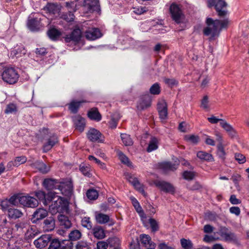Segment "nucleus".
<instances>
[{
	"label": "nucleus",
	"mask_w": 249,
	"mask_h": 249,
	"mask_svg": "<svg viewBox=\"0 0 249 249\" xmlns=\"http://www.w3.org/2000/svg\"><path fill=\"white\" fill-rule=\"evenodd\" d=\"M208 6L209 7L214 6L219 17H225L220 19L214 20L211 18H206V26L203 28V33L205 36H210L209 39L212 40L219 36L223 29H226L228 27L230 20L226 17L228 14L227 4L224 0H208Z\"/></svg>",
	"instance_id": "1"
},
{
	"label": "nucleus",
	"mask_w": 249,
	"mask_h": 249,
	"mask_svg": "<svg viewBox=\"0 0 249 249\" xmlns=\"http://www.w3.org/2000/svg\"><path fill=\"white\" fill-rule=\"evenodd\" d=\"M49 206V211L52 214L62 213L67 208V202L53 192H49L48 198L45 201Z\"/></svg>",
	"instance_id": "2"
},
{
	"label": "nucleus",
	"mask_w": 249,
	"mask_h": 249,
	"mask_svg": "<svg viewBox=\"0 0 249 249\" xmlns=\"http://www.w3.org/2000/svg\"><path fill=\"white\" fill-rule=\"evenodd\" d=\"M169 12L172 19L177 23L179 24L183 22L185 16L180 6L175 3L171 4Z\"/></svg>",
	"instance_id": "3"
},
{
	"label": "nucleus",
	"mask_w": 249,
	"mask_h": 249,
	"mask_svg": "<svg viewBox=\"0 0 249 249\" xmlns=\"http://www.w3.org/2000/svg\"><path fill=\"white\" fill-rule=\"evenodd\" d=\"M1 76L3 80L9 84H15L18 81L19 78L18 72L12 68L5 69Z\"/></svg>",
	"instance_id": "4"
},
{
	"label": "nucleus",
	"mask_w": 249,
	"mask_h": 249,
	"mask_svg": "<svg viewBox=\"0 0 249 249\" xmlns=\"http://www.w3.org/2000/svg\"><path fill=\"white\" fill-rule=\"evenodd\" d=\"M58 189L67 197H71L73 194V185L71 180H67L59 183Z\"/></svg>",
	"instance_id": "5"
},
{
	"label": "nucleus",
	"mask_w": 249,
	"mask_h": 249,
	"mask_svg": "<svg viewBox=\"0 0 249 249\" xmlns=\"http://www.w3.org/2000/svg\"><path fill=\"white\" fill-rule=\"evenodd\" d=\"M19 204L28 208H35L38 205V200L30 196H21L19 197Z\"/></svg>",
	"instance_id": "6"
},
{
	"label": "nucleus",
	"mask_w": 249,
	"mask_h": 249,
	"mask_svg": "<svg viewBox=\"0 0 249 249\" xmlns=\"http://www.w3.org/2000/svg\"><path fill=\"white\" fill-rule=\"evenodd\" d=\"M83 7L87 12H93L100 11V5L98 0H85Z\"/></svg>",
	"instance_id": "7"
},
{
	"label": "nucleus",
	"mask_w": 249,
	"mask_h": 249,
	"mask_svg": "<svg viewBox=\"0 0 249 249\" xmlns=\"http://www.w3.org/2000/svg\"><path fill=\"white\" fill-rule=\"evenodd\" d=\"M154 184L161 191L165 193L173 194L175 192L174 187L169 182L164 181L157 180L155 181Z\"/></svg>",
	"instance_id": "8"
},
{
	"label": "nucleus",
	"mask_w": 249,
	"mask_h": 249,
	"mask_svg": "<svg viewBox=\"0 0 249 249\" xmlns=\"http://www.w3.org/2000/svg\"><path fill=\"white\" fill-rule=\"evenodd\" d=\"M52 236L50 234H44L35 240L34 244L37 249H42L47 246L51 242Z\"/></svg>",
	"instance_id": "9"
},
{
	"label": "nucleus",
	"mask_w": 249,
	"mask_h": 249,
	"mask_svg": "<svg viewBox=\"0 0 249 249\" xmlns=\"http://www.w3.org/2000/svg\"><path fill=\"white\" fill-rule=\"evenodd\" d=\"M82 36V32L79 29H74L72 33L69 35H67L64 39L66 42H70L71 41L76 43L78 42L81 39Z\"/></svg>",
	"instance_id": "10"
},
{
	"label": "nucleus",
	"mask_w": 249,
	"mask_h": 249,
	"mask_svg": "<svg viewBox=\"0 0 249 249\" xmlns=\"http://www.w3.org/2000/svg\"><path fill=\"white\" fill-rule=\"evenodd\" d=\"M58 142V140L57 136L54 134L51 135L46 140V142L43 144V151L44 152L49 151Z\"/></svg>",
	"instance_id": "11"
},
{
	"label": "nucleus",
	"mask_w": 249,
	"mask_h": 249,
	"mask_svg": "<svg viewBox=\"0 0 249 249\" xmlns=\"http://www.w3.org/2000/svg\"><path fill=\"white\" fill-rule=\"evenodd\" d=\"M47 215L48 212L46 209L38 208L34 213L31 220L33 223H36L37 221L44 218Z\"/></svg>",
	"instance_id": "12"
},
{
	"label": "nucleus",
	"mask_w": 249,
	"mask_h": 249,
	"mask_svg": "<svg viewBox=\"0 0 249 249\" xmlns=\"http://www.w3.org/2000/svg\"><path fill=\"white\" fill-rule=\"evenodd\" d=\"M102 36L100 30L98 28L89 29L85 32L86 38L90 40H94L101 37Z\"/></svg>",
	"instance_id": "13"
},
{
	"label": "nucleus",
	"mask_w": 249,
	"mask_h": 249,
	"mask_svg": "<svg viewBox=\"0 0 249 249\" xmlns=\"http://www.w3.org/2000/svg\"><path fill=\"white\" fill-rule=\"evenodd\" d=\"M88 139L92 142H102V134L97 130L90 129L87 133Z\"/></svg>",
	"instance_id": "14"
},
{
	"label": "nucleus",
	"mask_w": 249,
	"mask_h": 249,
	"mask_svg": "<svg viewBox=\"0 0 249 249\" xmlns=\"http://www.w3.org/2000/svg\"><path fill=\"white\" fill-rule=\"evenodd\" d=\"M158 110L160 117L162 120H165L167 116V107L166 102L162 100L158 104Z\"/></svg>",
	"instance_id": "15"
},
{
	"label": "nucleus",
	"mask_w": 249,
	"mask_h": 249,
	"mask_svg": "<svg viewBox=\"0 0 249 249\" xmlns=\"http://www.w3.org/2000/svg\"><path fill=\"white\" fill-rule=\"evenodd\" d=\"M178 162L172 163L170 162H164L159 163V168L164 173L173 171L178 168Z\"/></svg>",
	"instance_id": "16"
},
{
	"label": "nucleus",
	"mask_w": 249,
	"mask_h": 249,
	"mask_svg": "<svg viewBox=\"0 0 249 249\" xmlns=\"http://www.w3.org/2000/svg\"><path fill=\"white\" fill-rule=\"evenodd\" d=\"M72 120L76 129L82 132L86 125L85 119L79 115H76L72 118Z\"/></svg>",
	"instance_id": "17"
},
{
	"label": "nucleus",
	"mask_w": 249,
	"mask_h": 249,
	"mask_svg": "<svg viewBox=\"0 0 249 249\" xmlns=\"http://www.w3.org/2000/svg\"><path fill=\"white\" fill-rule=\"evenodd\" d=\"M141 243L146 248V249H155L156 244L151 241L149 235L142 234L141 235Z\"/></svg>",
	"instance_id": "18"
},
{
	"label": "nucleus",
	"mask_w": 249,
	"mask_h": 249,
	"mask_svg": "<svg viewBox=\"0 0 249 249\" xmlns=\"http://www.w3.org/2000/svg\"><path fill=\"white\" fill-rule=\"evenodd\" d=\"M27 26L30 30L37 31L42 28V25L38 18H34L29 19L27 22Z\"/></svg>",
	"instance_id": "19"
},
{
	"label": "nucleus",
	"mask_w": 249,
	"mask_h": 249,
	"mask_svg": "<svg viewBox=\"0 0 249 249\" xmlns=\"http://www.w3.org/2000/svg\"><path fill=\"white\" fill-rule=\"evenodd\" d=\"M220 236L227 241H234L236 239L235 234L229 231L227 228L224 227L220 231Z\"/></svg>",
	"instance_id": "20"
},
{
	"label": "nucleus",
	"mask_w": 249,
	"mask_h": 249,
	"mask_svg": "<svg viewBox=\"0 0 249 249\" xmlns=\"http://www.w3.org/2000/svg\"><path fill=\"white\" fill-rule=\"evenodd\" d=\"M221 126L228 133L231 138L236 136V132L233 127L224 120H220Z\"/></svg>",
	"instance_id": "21"
},
{
	"label": "nucleus",
	"mask_w": 249,
	"mask_h": 249,
	"mask_svg": "<svg viewBox=\"0 0 249 249\" xmlns=\"http://www.w3.org/2000/svg\"><path fill=\"white\" fill-rule=\"evenodd\" d=\"M151 100L148 95L141 98L137 105V108L139 110L144 109L151 106Z\"/></svg>",
	"instance_id": "22"
},
{
	"label": "nucleus",
	"mask_w": 249,
	"mask_h": 249,
	"mask_svg": "<svg viewBox=\"0 0 249 249\" xmlns=\"http://www.w3.org/2000/svg\"><path fill=\"white\" fill-rule=\"evenodd\" d=\"M59 183L55 179H45L43 182V186L48 190L58 189Z\"/></svg>",
	"instance_id": "23"
},
{
	"label": "nucleus",
	"mask_w": 249,
	"mask_h": 249,
	"mask_svg": "<svg viewBox=\"0 0 249 249\" xmlns=\"http://www.w3.org/2000/svg\"><path fill=\"white\" fill-rule=\"evenodd\" d=\"M44 225L43 229L45 231H52L55 227V221L54 218L52 216L49 217L44 220Z\"/></svg>",
	"instance_id": "24"
},
{
	"label": "nucleus",
	"mask_w": 249,
	"mask_h": 249,
	"mask_svg": "<svg viewBox=\"0 0 249 249\" xmlns=\"http://www.w3.org/2000/svg\"><path fill=\"white\" fill-rule=\"evenodd\" d=\"M95 219L97 223L103 224L107 223L110 221L109 215L99 212H95Z\"/></svg>",
	"instance_id": "25"
},
{
	"label": "nucleus",
	"mask_w": 249,
	"mask_h": 249,
	"mask_svg": "<svg viewBox=\"0 0 249 249\" xmlns=\"http://www.w3.org/2000/svg\"><path fill=\"white\" fill-rule=\"evenodd\" d=\"M92 233L94 236L98 239H101L105 237L104 229L99 226H96L92 229Z\"/></svg>",
	"instance_id": "26"
},
{
	"label": "nucleus",
	"mask_w": 249,
	"mask_h": 249,
	"mask_svg": "<svg viewBox=\"0 0 249 249\" xmlns=\"http://www.w3.org/2000/svg\"><path fill=\"white\" fill-rule=\"evenodd\" d=\"M88 116L89 119L96 121H100L102 116L98 110L96 108L91 109L88 113Z\"/></svg>",
	"instance_id": "27"
},
{
	"label": "nucleus",
	"mask_w": 249,
	"mask_h": 249,
	"mask_svg": "<svg viewBox=\"0 0 249 249\" xmlns=\"http://www.w3.org/2000/svg\"><path fill=\"white\" fill-rule=\"evenodd\" d=\"M26 161V158L24 156L18 157L12 161H10L7 164L8 168H11L12 166H18L21 164L25 163Z\"/></svg>",
	"instance_id": "28"
},
{
	"label": "nucleus",
	"mask_w": 249,
	"mask_h": 249,
	"mask_svg": "<svg viewBox=\"0 0 249 249\" xmlns=\"http://www.w3.org/2000/svg\"><path fill=\"white\" fill-rule=\"evenodd\" d=\"M40 233L39 231L35 226H32L25 233L26 238L28 239L35 238Z\"/></svg>",
	"instance_id": "29"
},
{
	"label": "nucleus",
	"mask_w": 249,
	"mask_h": 249,
	"mask_svg": "<svg viewBox=\"0 0 249 249\" xmlns=\"http://www.w3.org/2000/svg\"><path fill=\"white\" fill-rule=\"evenodd\" d=\"M60 226L63 227L66 229H69L71 227V223L70 220L68 219V217L59 214L58 216Z\"/></svg>",
	"instance_id": "30"
},
{
	"label": "nucleus",
	"mask_w": 249,
	"mask_h": 249,
	"mask_svg": "<svg viewBox=\"0 0 249 249\" xmlns=\"http://www.w3.org/2000/svg\"><path fill=\"white\" fill-rule=\"evenodd\" d=\"M159 145V140L156 137H151L147 148V151L151 152L158 149Z\"/></svg>",
	"instance_id": "31"
},
{
	"label": "nucleus",
	"mask_w": 249,
	"mask_h": 249,
	"mask_svg": "<svg viewBox=\"0 0 249 249\" xmlns=\"http://www.w3.org/2000/svg\"><path fill=\"white\" fill-rule=\"evenodd\" d=\"M131 200L133 206L134 207L137 213H139L140 216L142 218H145L146 216L137 200L135 198L132 197L131 198Z\"/></svg>",
	"instance_id": "32"
},
{
	"label": "nucleus",
	"mask_w": 249,
	"mask_h": 249,
	"mask_svg": "<svg viewBox=\"0 0 249 249\" xmlns=\"http://www.w3.org/2000/svg\"><path fill=\"white\" fill-rule=\"evenodd\" d=\"M196 156L201 160L206 161H213V156L208 153L206 152L200 151L197 153Z\"/></svg>",
	"instance_id": "33"
},
{
	"label": "nucleus",
	"mask_w": 249,
	"mask_h": 249,
	"mask_svg": "<svg viewBox=\"0 0 249 249\" xmlns=\"http://www.w3.org/2000/svg\"><path fill=\"white\" fill-rule=\"evenodd\" d=\"M47 35L52 40H56L61 35V33L56 29L52 28L48 30Z\"/></svg>",
	"instance_id": "34"
},
{
	"label": "nucleus",
	"mask_w": 249,
	"mask_h": 249,
	"mask_svg": "<svg viewBox=\"0 0 249 249\" xmlns=\"http://www.w3.org/2000/svg\"><path fill=\"white\" fill-rule=\"evenodd\" d=\"M8 214L12 219H17L22 216V213L18 209L10 208L8 209Z\"/></svg>",
	"instance_id": "35"
},
{
	"label": "nucleus",
	"mask_w": 249,
	"mask_h": 249,
	"mask_svg": "<svg viewBox=\"0 0 249 249\" xmlns=\"http://www.w3.org/2000/svg\"><path fill=\"white\" fill-rule=\"evenodd\" d=\"M25 53V51L22 47H19L18 48L14 49L10 53V56L12 57H16L17 58L22 56Z\"/></svg>",
	"instance_id": "36"
},
{
	"label": "nucleus",
	"mask_w": 249,
	"mask_h": 249,
	"mask_svg": "<svg viewBox=\"0 0 249 249\" xmlns=\"http://www.w3.org/2000/svg\"><path fill=\"white\" fill-rule=\"evenodd\" d=\"M34 165L42 173L45 174L50 171V167L42 162H36L34 164Z\"/></svg>",
	"instance_id": "37"
},
{
	"label": "nucleus",
	"mask_w": 249,
	"mask_h": 249,
	"mask_svg": "<svg viewBox=\"0 0 249 249\" xmlns=\"http://www.w3.org/2000/svg\"><path fill=\"white\" fill-rule=\"evenodd\" d=\"M35 195L39 200L42 201L44 205L47 206V203H46L45 201L47 200V198H48L49 192L46 194L43 191H38L35 192Z\"/></svg>",
	"instance_id": "38"
},
{
	"label": "nucleus",
	"mask_w": 249,
	"mask_h": 249,
	"mask_svg": "<svg viewBox=\"0 0 249 249\" xmlns=\"http://www.w3.org/2000/svg\"><path fill=\"white\" fill-rule=\"evenodd\" d=\"M45 9L48 12L52 14L58 13L60 10L59 6L54 3H48Z\"/></svg>",
	"instance_id": "39"
},
{
	"label": "nucleus",
	"mask_w": 249,
	"mask_h": 249,
	"mask_svg": "<svg viewBox=\"0 0 249 249\" xmlns=\"http://www.w3.org/2000/svg\"><path fill=\"white\" fill-rule=\"evenodd\" d=\"M84 102H85V101L83 100L81 101H73L69 105V109L71 112L75 113L77 112L80 104Z\"/></svg>",
	"instance_id": "40"
},
{
	"label": "nucleus",
	"mask_w": 249,
	"mask_h": 249,
	"mask_svg": "<svg viewBox=\"0 0 249 249\" xmlns=\"http://www.w3.org/2000/svg\"><path fill=\"white\" fill-rule=\"evenodd\" d=\"M107 241L108 242V245L114 249H117L120 243V239L117 237H113L109 238Z\"/></svg>",
	"instance_id": "41"
},
{
	"label": "nucleus",
	"mask_w": 249,
	"mask_h": 249,
	"mask_svg": "<svg viewBox=\"0 0 249 249\" xmlns=\"http://www.w3.org/2000/svg\"><path fill=\"white\" fill-rule=\"evenodd\" d=\"M121 136L124 145L125 146H131L133 144V142L130 135L126 134H122Z\"/></svg>",
	"instance_id": "42"
},
{
	"label": "nucleus",
	"mask_w": 249,
	"mask_h": 249,
	"mask_svg": "<svg viewBox=\"0 0 249 249\" xmlns=\"http://www.w3.org/2000/svg\"><path fill=\"white\" fill-rule=\"evenodd\" d=\"M81 237V232L77 230L72 231L69 235V239L71 241H76Z\"/></svg>",
	"instance_id": "43"
},
{
	"label": "nucleus",
	"mask_w": 249,
	"mask_h": 249,
	"mask_svg": "<svg viewBox=\"0 0 249 249\" xmlns=\"http://www.w3.org/2000/svg\"><path fill=\"white\" fill-rule=\"evenodd\" d=\"M87 197L90 200H95L97 198L98 196V193L97 191L94 189H89L87 191Z\"/></svg>",
	"instance_id": "44"
},
{
	"label": "nucleus",
	"mask_w": 249,
	"mask_h": 249,
	"mask_svg": "<svg viewBox=\"0 0 249 249\" xmlns=\"http://www.w3.org/2000/svg\"><path fill=\"white\" fill-rule=\"evenodd\" d=\"M180 243L184 249H192L193 244L191 240L182 238L180 240Z\"/></svg>",
	"instance_id": "45"
},
{
	"label": "nucleus",
	"mask_w": 249,
	"mask_h": 249,
	"mask_svg": "<svg viewBox=\"0 0 249 249\" xmlns=\"http://www.w3.org/2000/svg\"><path fill=\"white\" fill-rule=\"evenodd\" d=\"M196 176V173L194 171H185L183 173V178L188 180H193Z\"/></svg>",
	"instance_id": "46"
},
{
	"label": "nucleus",
	"mask_w": 249,
	"mask_h": 249,
	"mask_svg": "<svg viewBox=\"0 0 249 249\" xmlns=\"http://www.w3.org/2000/svg\"><path fill=\"white\" fill-rule=\"evenodd\" d=\"M118 156L120 160L123 163L127 165L128 166H131V162L129 161L128 158L122 152H119L118 153Z\"/></svg>",
	"instance_id": "47"
},
{
	"label": "nucleus",
	"mask_w": 249,
	"mask_h": 249,
	"mask_svg": "<svg viewBox=\"0 0 249 249\" xmlns=\"http://www.w3.org/2000/svg\"><path fill=\"white\" fill-rule=\"evenodd\" d=\"M21 196L19 195H15L12 196L8 200L10 204L14 206H18L19 204V197Z\"/></svg>",
	"instance_id": "48"
},
{
	"label": "nucleus",
	"mask_w": 249,
	"mask_h": 249,
	"mask_svg": "<svg viewBox=\"0 0 249 249\" xmlns=\"http://www.w3.org/2000/svg\"><path fill=\"white\" fill-rule=\"evenodd\" d=\"M160 91V87L159 84L155 83L150 88V92L152 94L158 95Z\"/></svg>",
	"instance_id": "49"
},
{
	"label": "nucleus",
	"mask_w": 249,
	"mask_h": 249,
	"mask_svg": "<svg viewBox=\"0 0 249 249\" xmlns=\"http://www.w3.org/2000/svg\"><path fill=\"white\" fill-rule=\"evenodd\" d=\"M185 139L189 142H191L193 143L196 144L199 141V137L197 136H195L194 135H186L185 136Z\"/></svg>",
	"instance_id": "50"
},
{
	"label": "nucleus",
	"mask_w": 249,
	"mask_h": 249,
	"mask_svg": "<svg viewBox=\"0 0 249 249\" xmlns=\"http://www.w3.org/2000/svg\"><path fill=\"white\" fill-rule=\"evenodd\" d=\"M61 247L59 241L57 239H53L51 241V243L48 249H59Z\"/></svg>",
	"instance_id": "51"
},
{
	"label": "nucleus",
	"mask_w": 249,
	"mask_h": 249,
	"mask_svg": "<svg viewBox=\"0 0 249 249\" xmlns=\"http://www.w3.org/2000/svg\"><path fill=\"white\" fill-rule=\"evenodd\" d=\"M76 249H89V247L86 241H80L77 242Z\"/></svg>",
	"instance_id": "52"
},
{
	"label": "nucleus",
	"mask_w": 249,
	"mask_h": 249,
	"mask_svg": "<svg viewBox=\"0 0 249 249\" xmlns=\"http://www.w3.org/2000/svg\"><path fill=\"white\" fill-rule=\"evenodd\" d=\"M89 160H93L95 163L98 164V165L100 167V168L105 169H106V166L105 164L102 162H101L100 160L96 158L93 156L90 155L88 158Z\"/></svg>",
	"instance_id": "53"
},
{
	"label": "nucleus",
	"mask_w": 249,
	"mask_h": 249,
	"mask_svg": "<svg viewBox=\"0 0 249 249\" xmlns=\"http://www.w3.org/2000/svg\"><path fill=\"white\" fill-rule=\"evenodd\" d=\"M82 225L83 227L87 228L88 229H90L92 228L91 222L89 217H84L82 220Z\"/></svg>",
	"instance_id": "54"
},
{
	"label": "nucleus",
	"mask_w": 249,
	"mask_h": 249,
	"mask_svg": "<svg viewBox=\"0 0 249 249\" xmlns=\"http://www.w3.org/2000/svg\"><path fill=\"white\" fill-rule=\"evenodd\" d=\"M217 155L218 157L222 159H223L225 156V152L224 151V145H219L217 146Z\"/></svg>",
	"instance_id": "55"
},
{
	"label": "nucleus",
	"mask_w": 249,
	"mask_h": 249,
	"mask_svg": "<svg viewBox=\"0 0 249 249\" xmlns=\"http://www.w3.org/2000/svg\"><path fill=\"white\" fill-rule=\"evenodd\" d=\"M149 222L153 231H156L158 230L159 226L157 222L153 218L149 219Z\"/></svg>",
	"instance_id": "56"
},
{
	"label": "nucleus",
	"mask_w": 249,
	"mask_h": 249,
	"mask_svg": "<svg viewBox=\"0 0 249 249\" xmlns=\"http://www.w3.org/2000/svg\"><path fill=\"white\" fill-rule=\"evenodd\" d=\"M80 170L82 172V173L85 176L89 177L91 176V174L89 172V168L88 166L80 165Z\"/></svg>",
	"instance_id": "57"
},
{
	"label": "nucleus",
	"mask_w": 249,
	"mask_h": 249,
	"mask_svg": "<svg viewBox=\"0 0 249 249\" xmlns=\"http://www.w3.org/2000/svg\"><path fill=\"white\" fill-rule=\"evenodd\" d=\"M74 16L72 11H69L63 15V18L68 22H71L74 19Z\"/></svg>",
	"instance_id": "58"
},
{
	"label": "nucleus",
	"mask_w": 249,
	"mask_h": 249,
	"mask_svg": "<svg viewBox=\"0 0 249 249\" xmlns=\"http://www.w3.org/2000/svg\"><path fill=\"white\" fill-rule=\"evenodd\" d=\"M209 98L208 96L205 95L201 100V107L204 109H208L209 106Z\"/></svg>",
	"instance_id": "59"
},
{
	"label": "nucleus",
	"mask_w": 249,
	"mask_h": 249,
	"mask_svg": "<svg viewBox=\"0 0 249 249\" xmlns=\"http://www.w3.org/2000/svg\"><path fill=\"white\" fill-rule=\"evenodd\" d=\"M66 6L69 11H75L76 10V4L74 1L67 2L66 3Z\"/></svg>",
	"instance_id": "60"
},
{
	"label": "nucleus",
	"mask_w": 249,
	"mask_h": 249,
	"mask_svg": "<svg viewBox=\"0 0 249 249\" xmlns=\"http://www.w3.org/2000/svg\"><path fill=\"white\" fill-rule=\"evenodd\" d=\"M16 111V106L13 104H11L7 105L6 108L5 110V113L6 114L12 113Z\"/></svg>",
	"instance_id": "61"
},
{
	"label": "nucleus",
	"mask_w": 249,
	"mask_h": 249,
	"mask_svg": "<svg viewBox=\"0 0 249 249\" xmlns=\"http://www.w3.org/2000/svg\"><path fill=\"white\" fill-rule=\"evenodd\" d=\"M235 160L240 164L243 163L246 161L245 157L240 153H235Z\"/></svg>",
	"instance_id": "62"
},
{
	"label": "nucleus",
	"mask_w": 249,
	"mask_h": 249,
	"mask_svg": "<svg viewBox=\"0 0 249 249\" xmlns=\"http://www.w3.org/2000/svg\"><path fill=\"white\" fill-rule=\"evenodd\" d=\"M10 202L8 199H5L0 201V206L3 210H6L10 206Z\"/></svg>",
	"instance_id": "63"
},
{
	"label": "nucleus",
	"mask_w": 249,
	"mask_h": 249,
	"mask_svg": "<svg viewBox=\"0 0 249 249\" xmlns=\"http://www.w3.org/2000/svg\"><path fill=\"white\" fill-rule=\"evenodd\" d=\"M108 242L105 241H99L97 243V248L98 249H107L108 247Z\"/></svg>",
	"instance_id": "64"
}]
</instances>
